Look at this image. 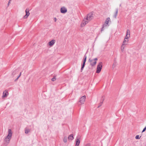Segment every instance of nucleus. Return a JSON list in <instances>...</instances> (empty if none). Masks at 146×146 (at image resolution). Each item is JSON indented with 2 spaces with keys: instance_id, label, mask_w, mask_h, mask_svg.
<instances>
[{
  "instance_id": "obj_1",
  "label": "nucleus",
  "mask_w": 146,
  "mask_h": 146,
  "mask_svg": "<svg viewBox=\"0 0 146 146\" xmlns=\"http://www.w3.org/2000/svg\"><path fill=\"white\" fill-rule=\"evenodd\" d=\"M93 14L92 13H89L88 14L86 18H84L82 22L81 26L83 27L86 25L89 21H91L93 18Z\"/></svg>"
},
{
  "instance_id": "obj_2",
  "label": "nucleus",
  "mask_w": 146,
  "mask_h": 146,
  "mask_svg": "<svg viewBox=\"0 0 146 146\" xmlns=\"http://www.w3.org/2000/svg\"><path fill=\"white\" fill-rule=\"evenodd\" d=\"M12 134V132L11 130L10 129H9L8 135L5 139V141L7 143H9L10 140L11 138Z\"/></svg>"
},
{
  "instance_id": "obj_3",
  "label": "nucleus",
  "mask_w": 146,
  "mask_h": 146,
  "mask_svg": "<svg viewBox=\"0 0 146 146\" xmlns=\"http://www.w3.org/2000/svg\"><path fill=\"white\" fill-rule=\"evenodd\" d=\"M81 136L78 135L76 137L75 140V146H79L80 143Z\"/></svg>"
},
{
  "instance_id": "obj_4",
  "label": "nucleus",
  "mask_w": 146,
  "mask_h": 146,
  "mask_svg": "<svg viewBox=\"0 0 146 146\" xmlns=\"http://www.w3.org/2000/svg\"><path fill=\"white\" fill-rule=\"evenodd\" d=\"M97 60V58H95L93 59H91L90 58L89 59V61L90 62V64L92 66H94L96 65V61Z\"/></svg>"
},
{
  "instance_id": "obj_5",
  "label": "nucleus",
  "mask_w": 146,
  "mask_h": 146,
  "mask_svg": "<svg viewBox=\"0 0 146 146\" xmlns=\"http://www.w3.org/2000/svg\"><path fill=\"white\" fill-rule=\"evenodd\" d=\"M102 63L100 62L98 65L96 72L97 73H99L102 69Z\"/></svg>"
},
{
  "instance_id": "obj_6",
  "label": "nucleus",
  "mask_w": 146,
  "mask_h": 146,
  "mask_svg": "<svg viewBox=\"0 0 146 146\" xmlns=\"http://www.w3.org/2000/svg\"><path fill=\"white\" fill-rule=\"evenodd\" d=\"M86 97L85 96L82 97L80 98L79 103H80L81 104H84L85 100Z\"/></svg>"
},
{
  "instance_id": "obj_7",
  "label": "nucleus",
  "mask_w": 146,
  "mask_h": 146,
  "mask_svg": "<svg viewBox=\"0 0 146 146\" xmlns=\"http://www.w3.org/2000/svg\"><path fill=\"white\" fill-rule=\"evenodd\" d=\"M26 15L23 17V18L24 19L27 18L30 15L29 9H26L25 10Z\"/></svg>"
},
{
  "instance_id": "obj_8",
  "label": "nucleus",
  "mask_w": 146,
  "mask_h": 146,
  "mask_svg": "<svg viewBox=\"0 0 146 146\" xmlns=\"http://www.w3.org/2000/svg\"><path fill=\"white\" fill-rule=\"evenodd\" d=\"M60 12L62 13H64L67 12V9L64 7H62L60 9Z\"/></svg>"
},
{
  "instance_id": "obj_9",
  "label": "nucleus",
  "mask_w": 146,
  "mask_h": 146,
  "mask_svg": "<svg viewBox=\"0 0 146 146\" xmlns=\"http://www.w3.org/2000/svg\"><path fill=\"white\" fill-rule=\"evenodd\" d=\"M18 70L16 69L13 71L12 74V76L13 77H15V75L18 74Z\"/></svg>"
},
{
  "instance_id": "obj_10",
  "label": "nucleus",
  "mask_w": 146,
  "mask_h": 146,
  "mask_svg": "<svg viewBox=\"0 0 146 146\" xmlns=\"http://www.w3.org/2000/svg\"><path fill=\"white\" fill-rule=\"evenodd\" d=\"M8 94V92L7 90L4 91L3 93V98L6 97Z\"/></svg>"
},
{
  "instance_id": "obj_11",
  "label": "nucleus",
  "mask_w": 146,
  "mask_h": 146,
  "mask_svg": "<svg viewBox=\"0 0 146 146\" xmlns=\"http://www.w3.org/2000/svg\"><path fill=\"white\" fill-rule=\"evenodd\" d=\"M55 43V40H52L49 42V44L50 46H52Z\"/></svg>"
},
{
  "instance_id": "obj_12",
  "label": "nucleus",
  "mask_w": 146,
  "mask_h": 146,
  "mask_svg": "<svg viewBox=\"0 0 146 146\" xmlns=\"http://www.w3.org/2000/svg\"><path fill=\"white\" fill-rule=\"evenodd\" d=\"M115 12L113 16V17H114L115 18H116L117 16V14L118 13V8H117L115 10Z\"/></svg>"
},
{
  "instance_id": "obj_13",
  "label": "nucleus",
  "mask_w": 146,
  "mask_h": 146,
  "mask_svg": "<svg viewBox=\"0 0 146 146\" xmlns=\"http://www.w3.org/2000/svg\"><path fill=\"white\" fill-rule=\"evenodd\" d=\"M68 139L69 140H73L74 139L73 135V134H71L69 135L68 137Z\"/></svg>"
},
{
  "instance_id": "obj_14",
  "label": "nucleus",
  "mask_w": 146,
  "mask_h": 146,
  "mask_svg": "<svg viewBox=\"0 0 146 146\" xmlns=\"http://www.w3.org/2000/svg\"><path fill=\"white\" fill-rule=\"evenodd\" d=\"M110 19V18H107L105 21L106 24H104V25H105V26H107V25L108 24V23Z\"/></svg>"
},
{
  "instance_id": "obj_15",
  "label": "nucleus",
  "mask_w": 146,
  "mask_h": 146,
  "mask_svg": "<svg viewBox=\"0 0 146 146\" xmlns=\"http://www.w3.org/2000/svg\"><path fill=\"white\" fill-rule=\"evenodd\" d=\"M116 65V61L115 60L114 61V62L112 65V67L113 68H115Z\"/></svg>"
},
{
  "instance_id": "obj_16",
  "label": "nucleus",
  "mask_w": 146,
  "mask_h": 146,
  "mask_svg": "<svg viewBox=\"0 0 146 146\" xmlns=\"http://www.w3.org/2000/svg\"><path fill=\"white\" fill-rule=\"evenodd\" d=\"M87 58V56H86V54L84 56V59L83 61V63L85 64V62L86 61Z\"/></svg>"
},
{
  "instance_id": "obj_17",
  "label": "nucleus",
  "mask_w": 146,
  "mask_h": 146,
  "mask_svg": "<svg viewBox=\"0 0 146 146\" xmlns=\"http://www.w3.org/2000/svg\"><path fill=\"white\" fill-rule=\"evenodd\" d=\"M128 40H127L126 39H124V41L123 43V45H125L126 44H125V42H128Z\"/></svg>"
},
{
  "instance_id": "obj_18",
  "label": "nucleus",
  "mask_w": 146,
  "mask_h": 146,
  "mask_svg": "<svg viewBox=\"0 0 146 146\" xmlns=\"http://www.w3.org/2000/svg\"><path fill=\"white\" fill-rule=\"evenodd\" d=\"M30 131V130L26 128L25 129V133L26 134L28 133Z\"/></svg>"
},
{
  "instance_id": "obj_19",
  "label": "nucleus",
  "mask_w": 146,
  "mask_h": 146,
  "mask_svg": "<svg viewBox=\"0 0 146 146\" xmlns=\"http://www.w3.org/2000/svg\"><path fill=\"white\" fill-rule=\"evenodd\" d=\"M85 63H83V64L82 65V67H81V72H82V71L83 70V69H84V68L85 66Z\"/></svg>"
},
{
  "instance_id": "obj_20",
  "label": "nucleus",
  "mask_w": 146,
  "mask_h": 146,
  "mask_svg": "<svg viewBox=\"0 0 146 146\" xmlns=\"http://www.w3.org/2000/svg\"><path fill=\"white\" fill-rule=\"evenodd\" d=\"M130 31L129 30V29H127V32H126V35H130Z\"/></svg>"
},
{
  "instance_id": "obj_21",
  "label": "nucleus",
  "mask_w": 146,
  "mask_h": 146,
  "mask_svg": "<svg viewBox=\"0 0 146 146\" xmlns=\"http://www.w3.org/2000/svg\"><path fill=\"white\" fill-rule=\"evenodd\" d=\"M67 141V137H64L63 139V141L64 143H66Z\"/></svg>"
},
{
  "instance_id": "obj_22",
  "label": "nucleus",
  "mask_w": 146,
  "mask_h": 146,
  "mask_svg": "<svg viewBox=\"0 0 146 146\" xmlns=\"http://www.w3.org/2000/svg\"><path fill=\"white\" fill-rule=\"evenodd\" d=\"M124 47H125V46H124V45H123L122 44L121 47V50L122 52L123 51Z\"/></svg>"
},
{
  "instance_id": "obj_23",
  "label": "nucleus",
  "mask_w": 146,
  "mask_h": 146,
  "mask_svg": "<svg viewBox=\"0 0 146 146\" xmlns=\"http://www.w3.org/2000/svg\"><path fill=\"white\" fill-rule=\"evenodd\" d=\"M21 75V72H20L19 75L17 77V78L16 79H15V81H17L18 80V78H19V77Z\"/></svg>"
},
{
  "instance_id": "obj_24",
  "label": "nucleus",
  "mask_w": 146,
  "mask_h": 146,
  "mask_svg": "<svg viewBox=\"0 0 146 146\" xmlns=\"http://www.w3.org/2000/svg\"><path fill=\"white\" fill-rule=\"evenodd\" d=\"M130 35H126L125 38L127 40L130 37Z\"/></svg>"
},
{
  "instance_id": "obj_25",
  "label": "nucleus",
  "mask_w": 146,
  "mask_h": 146,
  "mask_svg": "<svg viewBox=\"0 0 146 146\" xmlns=\"http://www.w3.org/2000/svg\"><path fill=\"white\" fill-rule=\"evenodd\" d=\"M106 26H105V25H103V26H102V29H101V31H103L104 30V27H106Z\"/></svg>"
},
{
  "instance_id": "obj_26",
  "label": "nucleus",
  "mask_w": 146,
  "mask_h": 146,
  "mask_svg": "<svg viewBox=\"0 0 146 146\" xmlns=\"http://www.w3.org/2000/svg\"><path fill=\"white\" fill-rule=\"evenodd\" d=\"M56 80L55 76H54L53 78L51 79V80L52 81H54Z\"/></svg>"
},
{
  "instance_id": "obj_27",
  "label": "nucleus",
  "mask_w": 146,
  "mask_h": 146,
  "mask_svg": "<svg viewBox=\"0 0 146 146\" xmlns=\"http://www.w3.org/2000/svg\"><path fill=\"white\" fill-rule=\"evenodd\" d=\"M102 103H103V101H102V102H100V103L99 104V106H98V108H99V107H100V106H101L102 105Z\"/></svg>"
},
{
  "instance_id": "obj_28",
  "label": "nucleus",
  "mask_w": 146,
  "mask_h": 146,
  "mask_svg": "<svg viewBox=\"0 0 146 146\" xmlns=\"http://www.w3.org/2000/svg\"><path fill=\"white\" fill-rule=\"evenodd\" d=\"M135 139H139L140 138L139 137V135H137L135 137Z\"/></svg>"
},
{
  "instance_id": "obj_29",
  "label": "nucleus",
  "mask_w": 146,
  "mask_h": 146,
  "mask_svg": "<svg viewBox=\"0 0 146 146\" xmlns=\"http://www.w3.org/2000/svg\"><path fill=\"white\" fill-rule=\"evenodd\" d=\"M146 129V126L145 127V128L143 129V130L142 131V132H144L145 131Z\"/></svg>"
},
{
  "instance_id": "obj_30",
  "label": "nucleus",
  "mask_w": 146,
  "mask_h": 146,
  "mask_svg": "<svg viewBox=\"0 0 146 146\" xmlns=\"http://www.w3.org/2000/svg\"><path fill=\"white\" fill-rule=\"evenodd\" d=\"M85 146H90V143H88L86 144Z\"/></svg>"
},
{
  "instance_id": "obj_31",
  "label": "nucleus",
  "mask_w": 146,
  "mask_h": 146,
  "mask_svg": "<svg viewBox=\"0 0 146 146\" xmlns=\"http://www.w3.org/2000/svg\"><path fill=\"white\" fill-rule=\"evenodd\" d=\"M54 19L55 22H56V18L55 17Z\"/></svg>"
},
{
  "instance_id": "obj_32",
  "label": "nucleus",
  "mask_w": 146,
  "mask_h": 146,
  "mask_svg": "<svg viewBox=\"0 0 146 146\" xmlns=\"http://www.w3.org/2000/svg\"><path fill=\"white\" fill-rule=\"evenodd\" d=\"M10 1H11V0H9V3H8V6L9 5V3H10Z\"/></svg>"
},
{
  "instance_id": "obj_33",
  "label": "nucleus",
  "mask_w": 146,
  "mask_h": 146,
  "mask_svg": "<svg viewBox=\"0 0 146 146\" xmlns=\"http://www.w3.org/2000/svg\"><path fill=\"white\" fill-rule=\"evenodd\" d=\"M98 37V36H97V37H96V39Z\"/></svg>"
}]
</instances>
